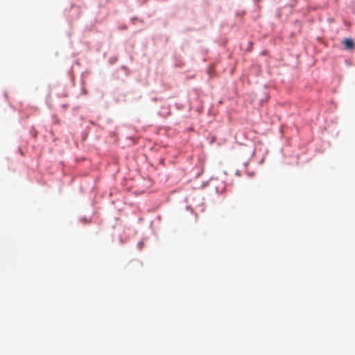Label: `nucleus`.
<instances>
[{
    "label": "nucleus",
    "mask_w": 355,
    "mask_h": 355,
    "mask_svg": "<svg viewBox=\"0 0 355 355\" xmlns=\"http://www.w3.org/2000/svg\"><path fill=\"white\" fill-rule=\"evenodd\" d=\"M343 44L345 46V49H353L355 46V44L353 41V40L352 39H345L343 42Z\"/></svg>",
    "instance_id": "1"
}]
</instances>
